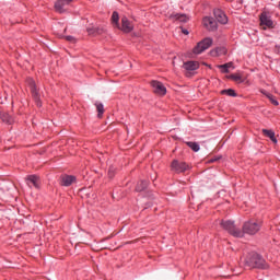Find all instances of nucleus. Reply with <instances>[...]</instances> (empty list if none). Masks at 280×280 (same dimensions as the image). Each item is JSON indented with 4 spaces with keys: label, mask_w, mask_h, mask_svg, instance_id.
I'll use <instances>...</instances> for the list:
<instances>
[{
    "label": "nucleus",
    "mask_w": 280,
    "mask_h": 280,
    "mask_svg": "<svg viewBox=\"0 0 280 280\" xmlns=\"http://www.w3.org/2000/svg\"><path fill=\"white\" fill-rule=\"evenodd\" d=\"M148 187V182L141 180L136 186V191H143Z\"/></svg>",
    "instance_id": "25"
},
{
    "label": "nucleus",
    "mask_w": 280,
    "mask_h": 280,
    "mask_svg": "<svg viewBox=\"0 0 280 280\" xmlns=\"http://www.w3.org/2000/svg\"><path fill=\"white\" fill-rule=\"evenodd\" d=\"M27 82L31 89V93L35 102L37 103V106H40V94H38V89H36V82L34 81V79H28Z\"/></svg>",
    "instance_id": "7"
},
{
    "label": "nucleus",
    "mask_w": 280,
    "mask_h": 280,
    "mask_svg": "<svg viewBox=\"0 0 280 280\" xmlns=\"http://www.w3.org/2000/svg\"><path fill=\"white\" fill-rule=\"evenodd\" d=\"M200 63L198 61H186L183 65V69L186 71L185 74L187 78H191L194 75V71L199 69Z\"/></svg>",
    "instance_id": "5"
},
{
    "label": "nucleus",
    "mask_w": 280,
    "mask_h": 280,
    "mask_svg": "<svg viewBox=\"0 0 280 280\" xmlns=\"http://www.w3.org/2000/svg\"><path fill=\"white\" fill-rule=\"evenodd\" d=\"M88 34L90 36H102V34H106V30L103 27H88Z\"/></svg>",
    "instance_id": "16"
},
{
    "label": "nucleus",
    "mask_w": 280,
    "mask_h": 280,
    "mask_svg": "<svg viewBox=\"0 0 280 280\" xmlns=\"http://www.w3.org/2000/svg\"><path fill=\"white\" fill-rule=\"evenodd\" d=\"M233 67L232 62H228L225 65L218 66L219 69H221L222 73H229V69Z\"/></svg>",
    "instance_id": "26"
},
{
    "label": "nucleus",
    "mask_w": 280,
    "mask_h": 280,
    "mask_svg": "<svg viewBox=\"0 0 280 280\" xmlns=\"http://www.w3.org/2000/svg\"><path fill=\"white\" fill-rule=\"evenodd\" d=\"M95 106H96V109H97V113H98L97 117L102 118V115H104V104L96 103Z\"/></svg>",
    "instance_id": "27"
},
{
    "label": "nucleus",
    "mask_w": 280,
    "mask_h": 280,
    "mask_svg": "<svg viewBox=\"0 0 280 280\" xmlns=\"http://www.w3.org/2000/svg\"><path fill=\"white\" fill-rule=\"evenodd\" d=\"M262 135L268 137L272 141V143H277V137H275V131L270 129H262Z\"/></svg>",
    "instance_id": "18"
},
{
    "label": "nucleus",
    "mask_w": 280,
    "mask_h": 280,
    "mask_svg": "<svg viewBox=\"0 0 280 280\" xmlns=\"http://www.w3.org/2000/svg\"><path fill=\"white\" fill-rule=\"evenodd\" d=\"M203 25L209 30V32H215V30H218V22H215L213 18H205Z\"/></svg>",
    "instance_id": "14"
},
{
    "label": "nucleus",
    "mask_w": 280,
    "mask_h": 280,
    "mask_svg": "<svg viewBox=\"0 0 280 280\" xmlns=\"http://www.w3.org/2000/svg\"><path fill=\"white\" fill-rule=\"evenodd\" d=\"M215 161H218V158L214 159V160H210V163H213V162H215Z\"/></svg>",
    "instance_id": "31"
},
{
    "label": "nucleus",
    "mask_w": 280,
    "mask_h": 280,
    "mask_svg": "<svg viewBox=\"0 0 280 280\" xmlns=\"http://www.w3.org/2000/svg\"><path fill=\"white\" fill-rule=\"evenodd\" d=\"M171 168L173 172L180 174L183 172H187V170H189V165H187L185 162H178V160H174L171 164Z\"/></svg>",
    "instance_id": "6"
},
{
    "label": "nucleus",
    "mask_w": 280,
    "mask_h": 280,
    "mask_svg": "<svg viewBox=\"0 0 280 280\" xmlns=\"http://www.w3.org/2000/svg\"><path fill=\"white\" fill-rule=\"evenodd\" d=\"M214 16L218 23H221L222 25H226V23H229V18H226V14L220 9L214 10Z\"/></svg>",
    "instance_id": "15"
},
{
    "label": "nucleus",
    "mask_w": 280,
    "mask_h": 280,
    "mask_svg": "<svg viewBox=\"0 0 280 280\" xmlns=\"http://www.w3.org/2000/svg\"><path fill=\"white\" fill-rule=\"evenodd\" d=\"M151 86H152L153 93H155V95H165V93H167V89L165 88V85H163L159 81H152Z\"/></svg>",
    "instance_id": "11"
},
{
    "label": "nucleus",
    "mask_w": 280,
    "mask_h": 280,
    "mask_svg": "<svg viewBox=\"0 0 280 280\" xmlns=\"http://www.w3.org/2000/svg\"><path fill=\"white\" fill-rule=\"evenodd\" d=\"M118 30H121L125 34H130L132 30H135V25L131 24L130 20L128 18L122 16L121 18V26H119Z\"/></svg>",
    "instance_id": "10"
},
{
    "label": "nucleus",
    "mask_w": 280,
    "mask_h": 280,
    "mask_svg": "<svg viewBox=\"0 0 280 280\" xmlns=\"http://www.w3.org/2000/svg\"><path fill=\"white\" fill-rule=\"evenodd\" d=\"M221 94L229 95V97H237V93H235L233 89L223 90L221 91Z\"/></svg>",
    "instance_id": "23"
},
{
    "label": "nucleus",
    "mask_w": 280,
    "mask_h": 280,
    "mask_svg": "<svg viewBox=\"0 0 280 280\" xmlns=\"http://www.w3.org/2000/svg\"><path fill=\"white\" fill-rule=\"evenodd\" d=\"M260 26L262 30H266V27H275V22L268 16L266 13L260 14Z\"/></svg>",
    "instance_id": "13"
},
{
    "label": "nucleus",
    "mask_w": 280,
    "mask_h": 280,
    "mask_svg": "<svg viewBox=\"0 0 280 280\" xmlns=\"http://www.w3.org/2000/svg\"><path fill=\"white\" fill-rule=\"evenodd\" d=\"M230 80H233L234 82H237L238 84H242V82H244V80H242V75L240 74H231Z\"/></svg>",
    "instance_id": "28"
},
{
    "label": "nucleus",
    "mask_w": 280,
    "mask_h": 280,
    "mask_svg": "<svg viewBox=\"0 0 280 280\" xmlns=\"http://www.w3.org/2000/svg\"><path fill=\"white\" fill-rule=\"evenodd\" d=\"M259 229H261V222L249 220L243 224V230L241 232L243 235L244 233L247 235H255L256 233H259Z\"/></svg>",
    "instance_id": "3"
},
{
    "label": "nucleus",
    "mask_w": 280,
    "mask_h": 280,
    "mask_svg": "<svg viewBox=\"0 0 280 280\" xmlns=\"http://www.w3.org/2000/svg\"><path fill=\"white\" fill-rule=\"evenodd\" d=\"M26 185L28 187H35V189H40V177L36 175H30L26 177Z\"/></svg>",
    "instance_id": "12"
},
{
    "label": "nucleus",
    "mask_w": 280,
    "mask_h": 280,
    "mask_svg": "<svg viewBox=\"0 0 280 280\" xmlns=\"http://www.w3.org/2000/svg\"><path fill=\"white\" fill-rule=\"evenodd\" d=\"M75 182L77 178L73 175H61L59 178V184L61 187H71Z\"/></svg>",
    "instance_id": "9"
},
{
    "label": "nucleus",
    "mask_w": 280,
    "mask_h": 280,
    "mask_svg": "<svg viewBox=\"0 0 280 280\" xmlns=\"http://www.w3.org/2000/svg\"><path fill=\"white\" fill-rule=\"evenodd\" d=\"M73 0H56L55 1V11L58 12V14H65L67 12V9H65L66 5H69V3H72Z\"/></svg>",
    "instance_id": "8"
},
{
    "label": "nucleus",
    "mask_w": 280,
    "mask_h": 280,
    "mask_svg": "<svg viewBox=\"0 0 280 280\" xmlns=\"http://www.w3.org/2000/svg\"><path fill=\"white\" fill-rule=\"evenodd\" d=\"M66 40H69V43H75V38H73V36H66Z\"/></svg>",
    "instance_id": "29"
},
{
    "label": "nucleus",
    "mask_w": 280,
    "mask_h": 280,
    "mask_svg": "<svg viewBox=\"0 0 280 280\" xmlns=\"http://www.w3.org/2000/svg\"><path fill=\"white\" fill-rule=\"evenodd\" d=\"M0 119L4 121V124H14V118L5 112H0Z\"/></svg>",
    "instance_id": "17"
},
{
    "label": "nucleus",
    "mask_w": 280,
    "mask_h": 280,
    "mask_svg": "<svg viewBox=\"0 0 280 280\" xmlns=\"http://www.w3.org/2000/svg\"><path fill=\"white\" fill-rule=\"evenodd\" d=\"M220 224L224 231H228L230 235H233V237H244V232H242L233 221H220Z\"/></svg>",
    "instance_id": "2"
},
{
    "label": "nucleus",
    "mask_w": 280,
    "mask_h": 280,
    "mask_svg": "<svg viewBox=\"0 0 280 280\" xmlns=\"http://www.w3.org/2000/svg\"><path fill=\"white\" fill-rule=\"evenodd\" d=\"M245 264L247 268H268V265H266V260L261 257V255L257 253L249 254V256L245 260Z\"/></svg>",
    "instance_id": "1"
},
{
    "label": "nucleus",
    "mask_w": 280,
    "mask_h": 280,
    "mask_svg": "<svg viewBox=\"0 0 280 280\" xmlns=\"http://www.w3.org/2000/svg\"><path fill=\"white\" fill-rule=\"evenodd\" d=\"M211 45H213V39L207 37L197 44L194 48V54H202V51H207Z\"/></svg>",
    "instance_id": "4"
},
{
    "label": "nucleus",
    "mask_w": 280,
    "mask_h": 280,
    "mask_svg": "<svg viewBox=\"0 0 280 280\" xmlns=\"http://www.w3.org/2000/svg\"><path fill=\"white\" fill-rule=\"evenodd\" d=\"M173 16H174V19H176L180 23H187V21H189V18L187 16V14H178V13H176Z\"/></svg>",
    "instance_id": "22"
},
{
    "label": "nucleus",
    "mask_w": 280,
    "mask_h": 280,
    "mask_svg": "<svg viewBox=\"0 0 280 280\" xmlns=\"http://www.w3.org/2000/svg\"><path fill=\"white\" fill-rule=\"evenodd\" d=\"M211 56L218 57V56H224L226 55V48L224 47H218L210 51Z\"/></svg>",
    "instance_id": "19"
},
{
    "label": "nucleus",
    "mask_w": 280,
    "mask_h": 280,
    "mask_svg": "<svg viewBox=\"0 0 280 280\" xmlns=\"http://www.w3.org/2000/svg\"><path fill=\"white\" fill-rule=\"evenodd\" d=\"M262 95H266L269 101L271 102V104H273V106H279V102L277 101V98H275V96L266 91H261Z\"/></svg>",
    "instance_id": "21"
},
{
    "label": "nucleus",
    "mask_w": 280,
    "mask_h": 280,
    "mask_svg": "<svg viewBox=\"0 0 280 280\" xmlns=\"http://www.w3.org/2000/svg\"><path fill=\"white\" fill-rule=\"evenodd\" d=\"M182 33L185 34L186 36L189 34V31L182 28Z\"/></svg>",
    "instance_id": "30"
},
{
    "label": "nucleus",
    "mask_w": 280,
    "mask_h": 280,
    "mask_svg": "<svg viewBox=\"0 0 280 280\" xmlns=\"http://www.w3.org/2000/svg\"><path fill=\"white\" fill-rule=\"evenodd\" d=\"M112 24L114 27L119 28V13H117V11H114L112 14Z\"/></svg>",
    "instance_id": "20"
},
{
    "label": "nucleus",
    "mask_w": 280,
    "mask_h": 280,
    "mask_svg": "<svg viewBox=\"0 0 280 280\" xmlns=\"http://www.w3.org/2000/svg\"><path fill=\"white\" fill-rule=\"evenodd\" d=\"M186 145L192 150V152H199L200 151V144L197 142H186Z\"/></svg>",
    "instance_id": "24"
},
{
    "label": "nucleus",
    "mask_w": 280,
    "mask_h": 280,
    "mask_svg": "<svg viewBox=\"0 0 280 280\" xmlns=\"http://www.w3.org/2000/svg\"><path fill=\"white\" fill-rule=\"evenodd\" d=\"M109 176H113V173L109 172Z\"/></svg>",
    "instance_id": "32"
}]
</instances>
